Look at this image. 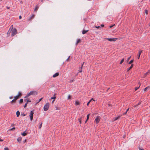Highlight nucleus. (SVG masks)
I'll list each match as a JSON object with an SVG mask.
<instances>
[{"label":"nucleus","mask_w":150,"mask_h":150,"mask_svg":"<svg viewBox=\"0 0 150 150\" xmlns=\"http://www.w3.org/2000/svg\"><path fill=\"white\" fill-rule=\"evenodd\" d=\"M11 36H14L17 33V30L16 28L11 30Z\"/></svg>","instance_id":"nucleus-1"},{"label":"nucleus","mask_w":150,"mask_h":150,"mask_svg":"<svg viewBox=\"0 0 150 150\" xmlns=\"http://www.w3.org/2000/svg\"><path fill=\"white\" fill-rule=\"evenodd\" d=\"M49 105L50 103H46L44 107V111H46L48 110L49 107Z\"/></svg>","instance_id":"nucleus-2"},{"label":"nucleus","mask_w":150,"mask_h":150,"mask_svg":"<svg viewBox=\"0 0 150 150\" xmlns=\"http://www.w3.org/2000/svg\"><path fill=\"white\" fill-rule=\"evenodd\" d=\"M100 117L99 116L96 117L95 120V122L96 124H98L99 122L100 119Z\"/></svg>","instance_id":"nucleus-3"},{"label":"nucleus","mask_w":150,"mask_h":150,"mask_svg":"<svg viewBox=\"0 0 150 150\" xmlns=\"http://www.w3.org/2000/svg\"><path fill=\"white\" fill-rule=\"evenodd\" d=\"M106 39L108 40L110 42H115L117 40V38H106Z\"/></svg>","instance_id":"nucleus-4"},{"label":"nucleus","mask_w":150,"mask_h":150,"mask_svg":"<svg viewBox=\"0 0 150 150\" xmlns=\"http://www.w3.org/2000/svg\"><path fill=\"white\" fill-rule=\"evenodd\" d=\"M142 52V50H140L139 51L137 55V57L138 58V59H139L140 55H141Z\"/></svg>","instance_id":"nucleus-5"},{"label":"nucleus","mask_w":150,"mask_h":150,"mask_svg":"<svg viewBox=\"0 0 150 150\" xmlns=\"http://www.w3.org/2000/svg\"><path fill=\"white\" fill-rule=\"evenodd\" d=\"M31 93V95H37V93L35 91H32L30 92Z\"/></svg>","instance_id":"nucleus-6"},{"label":"nucleus","mask_w":150,"mask_h":150,"mask_svg":"<svg viewBox=\"0 0 150 150\" xmlns=\"http://www.w3.org/2000/svg\"><path fill=\"white\" fill-rule=\"evenodd\" d=\"M149 74H150V70H148L147 72L144 74L143 76V78H145L147 75H149Z\"/></svg>","instance_id":"nucleus-7"},{"label":"nucleus","mask_w":150,"mask_h":150,"mask_svg":"<svg viewBox=\"0 0 150 150\" xmlns=\"http://www.w3.org/2000/svg\"><path fill=\"white\" fill-rule=\"evenodd\" d=\"M26 130H25V132H23V133H22L21 134L23 136H25L27 134V132H26Z\"/></svg>","instance_id":"nucleus-8"},{"label":"nucleus","mask_w":150,"mask_h":150,"mask_svg":"<svg viewBox=\"0 0 150 150\" xmlns=\"http://www.w3.org/2000/svg\"><path fill=\"white\" fill-rule=\"evenodd\" d=\"M134 65L133 64H132L130 67L129 68H127V71H129L130 69H131L133 67Z\"/></svg>","instance_id":"nucleus-9"},{"label":"nucleus","mask_w":150,"mask_h":150,"mask_svg":"<svg viewBox=\"0 0 150 150\" xmlns=\"http://www.w3.org/2000/svg\"><path fill=\"white\" fill-rule=\"evenodd\" d=\"M59 75V73L57 72L54 74L53 76V77L54 78H55L57 76Z\"/></svg>","instance_id":"nucleus-10"},{"label":"nucleus","mask_w":150,"mask_h":150,"mask_svg":"<svg viewBox=\"0 0 150 150\" xmlns=\"http://www.w3.org/2000/svg\"><path fill=\"white\" fill-rule=\"evenodd\" d=\"M81 41V40L80 39H79L77 40V41L76 42V43H75V45L77 46L78 44V43L80 42Z\"/></svg>","instance_id":"nucleus-11"},{"label":"nucleus","mask_w":150,"mask_h":150,"mask_svg":"<svg viewBox=\"0 0 150 150\" xmlns=\"http://www.w3.org/2000/svg\"><path fill=\"white\" fill-rule=\"evenodd\" d=\"M29 116L30 118V120L32 121L33 118V115L30 114L29 115Z\"/></svg>","instance_id":"nucleus-12"},{"label":"nucleus","mask_w":150,"mask_h":150,"mask_svg":"<svg viewBox=\"0 0 150 150\" xmlns=\"http://www.w3.org/2000/svg\"><path fill=\"white\" fill-rule=\"evenodd\" d=\"M19 98V95H17V96H15L14 97V99L16 100L17 99H18Z\"/></svg>","instance_id":"nucleus-13"},{"label":"nucleus","mask_w":150,"mask_h":150,"mask_svg":"<svg viewBox=\"0 0 150 150\" xmlns=\"http://www.w3.org/2000/svg\"><path fill=\"white\" fill-rule=\"evenodd\" d=\"M22 139V138L21 137H19L17 139V141L19 143L21 142Z\"/></svg>","instance_id":"nucleus-14"},{"label":"nucleus","mask_w":150,"mask_h":150,"mask_svg":"<svg viewBox=\"0 0 150 150\" xmlns=\"http://www.w3.org/2000/svg\"><path fill=\"white\" fill-rule=\"evenodd\" d=\"M79 101H77V100H76L75 102V105H78L79 104Z\"/></svg>","instance_id":"nucleus-15"},{"label":"nucleus","mask_w":150,"mask_h":150,"mask_svg":"<svg viewBox=\"0 0 150 150\" xmlns=\"http://www.w3.org/2000/svg\"><path fill=\"white\" fill-rule=\"evenodd\" d=\"M148 88H150V86H148L146 87V88H144V91L145 92H146V90Z\"/></svg>","instance_id":"nucleus-16"},{"label":"nucleus","mask_w":150,"mask_h":150,"mask_svg":"<svg viewBox=\"0 0 150 150\" xmlns=\"http://www.w3.org/2000/svg\"><path fill=\"white\" fill-rule=\"evenodd\" d=\"M76 79V78L73 79L69 81V83H71L73 82L74 81H75V80Z\"/></svg>","instance_id":"nucleus-17"},{"label":"nucleus","mask_w":150,"mask_h":150,"mask_svg":"<svg viewBox=\"0 0 150 150\" xmlns=\"http://www.w3.org/2000/svg\"><path fill=\"white\" fill-rule=\"evenodd\" d=\"M16 115L17 117H19L20 115V112L19 111H17L16 112Z\"/></svg>","instance_id":"nucleus-18"},{"label":"nucleus","mask_w":150,"mask_h":150,"mask_svg":"<svg viewBox=\"0 0 150 150\" xmlns=\"http://www.w3.org/2000/svg\"><path fill=\"white\" fill-rule=\"evenodd\" d=\"M84 63V62H83V64H82V65H81V67L80 68V69H79L80 70H79V72H82V71L81 69H82V67H83V64Z\"/></svg>","instance_id":"nucleus-19"},{"label":"nucleus","mask_w":150,"mask_h":150,"mask_svg":"<svg viewBox=\"0 0 150 150\" xmlns=\"http://www.w3.org/2000/svg\"><path fill=\"white\" fill-rule=\"evenodd\" d=\"M88 31V30H83L82 31V34H86L87 32Z\"/></svg>","instance_id":"nucleus-20"},{"label":"nucleus","mask_w":150,"mask_h":150,"mask_svg":"<svg viewBox=\"0 0 150 150\" xmlns=\"http://www.w3.org/2000/svg\"><path fill=\"white\" fill-rule=\"evenodd\" d=\"M39 6L37 5L35 7L34 11H35L37 10L39 8Z\"/></svg>","instance_id":"nucleus-21"},{"label":"nucleus","mask_w":150,"mask_h":150,"mask_svg":"<svg viewBox=\"0 0 150 150\" xmlns=\"http://www.w3.org/2000/svg\"><path fill=\"white\" fill-rule=\"evenodd\" d=\"M55 93H54V96L53 97H52L51 98V99H53L54 100V99L56 98V97L55 96Z\"/></svg>","instance_id":"nucleus-22"},{"label":"nucleus","mask_w":150,"mask_h":150,"mask_svg":"<svg viewBox=\"0 0 150 150\" xmlns=\"http://www.w3.org/2000/svg\"><path fill=\"white\" fill-rule=\"evenodd\" d=\"M23 99H21L19 101V103L21 104L23 102Z\"/></svg>","instance_id":"nucleus-23"},{"label":"nucleus","mask_w":150,"mask_h":150,"mask_svg":"<svg viewBox=\"0 0 150 150\" xmlns=\"http://www.w3.org/2000/svg\"><path fill=\"white\" fill-rule=\"evenodd\" d=\"M26 100H27V102H26V103H28L29 102H31V100H29L28 99H27H27H25V100H24V101H25Z\"/></svg>","instance_id":"nucleus-24"},{"label":"nucleus","mask_w":150,"mask_h":150,"mask_svg":"<svg viewBox=\"0 0 150 150\" xmlns=\"http://www.w3.org/2000/svg\"><path fill=\"white\" fill-rule=\"evenodd\" d=\"M16 101V100L14 99L11 101V103H15Z\"/></svg>","instance_id":"nucleus-25"},{"label":"nucleus","mask_w":150,"mask_h":150,"mask_svg":"<svg viewBox=\"0 0 150 150\" xmlns=\"http://www.w3.org/2000/svg\"><path fill=\"white\" fill-rule=\"evenodd\" d=\"M134 61V60H131L130 61H129V64H131L132 63V62Z\"/></svg>","instance_id":"nucleus-26"},{"label":"nucleus","mask_w":150,"mask_h":150,"mask_svg":"<svg viewBox=\"0 0 150 150\" xmlns=\"http://www.w3.org/2000/svg\"><path fill=\"white\" fill-rule=\"evenodd\" d=\"M124 58L122 59V60L120 62V64H122V62H124Z\"/></svg>","instance_id":"nucleus-27"},{"label":"nucleus","mask_w":150,"mask_h":150,"mask_svg":"<svg viewBox=\"0 0 150 150\" xmlns=\"http://www.w3.org/2000/svg\"><path fill=\"white\" fill-rule=\"evenodd\" d=\"M90 115V114H88L87 115V120H88L89 118V116Z\"/></svg>","instance_id":"nucleus-28"},{"label":"nucleus","mask_w":150,"mask_h":150,"mask_svg":"<svg viewBox=\"0 0 150 150\" xmlns=\"http://www.w3.org/2000/svg\"><path fill=\"white\" fill-rule=\"evenodd\" d=\"M15 129V127H13V128L9 129L8 130L9 131H11L13 129Z\"/></svg>","instance_id":"nucleus-29"},{"label":"nucleus","mask_w":150,"mask_h":150,"mask_svg":"<svg viewBox=\"0 0 150 150\" xmlns=\"http://www.w3.org/2000/svg\"><path fill=\"white\" fill-rule=\"evenodd\" d=\"M140 87V86H139L138 87H136L135 88V91H137Z\"/></svg>","instance_id":"nucleus-30"},{"label":"nucleus","mask_w":150,"mask_h":150,"mask_svg":"<svg viewBox=\"0 0 150 150\" xmlns=\"http://www.w3.org/2000/svg\"><path fill=\"white\" fill-rule=\"evenodd\" d=\"M21 115L24 116L25 115V114L24 113H22L21 114Z\"/></svg>","instance_id":"nucleus-31"},{"label":"nucleus","mask_w":150,"mask_h":150,"mask_svg":"<svg viewBox=\"0 0 150 150\" xmlns=\"http://www.w3.org/2000/svg\"><path fill=\"white\" fill-rule=\"evenodd\" d=\"M71 96L70 95H69L68 96L67 99H69L71 98Z\"/></svg>","instance_id":"nucleus-32"},{"label":"nucleus","mask_w":150,"mask_h":150,"mask_svg":"<svg viewBox=\"0 0 150 150\" xmlns=\"http://www.w3.org/2000/svg\"><path fill=\"white\" fill-rule=\"evenodd\" d=\"M33 114H34V112H33V111H31L30 112V114H32V115H33Z\"/></svg>","instance_id":"nucleus-33"},{"label":"nucleus","mask_w":150,"mask_h":150,"mask_svg":"<svg viewBox=\"0 0 150 150\" xmlns=\"http://www.w3.org/2000/svg\"><path fill=\"white\" fill-rule=\"evenodd\" d=\"M91 100H89L87 103V106H88L89 103H90L91 102Z\"/></svg>","instance_id":"nucleus-34"},{"label":"nucleus","mask_w":150,"mask_h":150,"mask_svg":"<svg viewBox=\"0 0 150 150\" xmlns=\"http://www.w3.org/2000/svg\"><path fill=\"white\" fill-rule=\"evenodd\" d=\"M42 123L40 124V125H39V128H40L41 127H42Z\"/></svg>","instance_id":"nucleus-35"},{"label":"nucleus","mask_w":150,"mask_h":150,"mask_svg":"<svg viewBox=\"0 0 150 150\" xmlns=\"http://www.w3.org/2000/svg\"><path fill=\"white\" fill-rule=\"evenodd\" d=\"M145 13L146 14H148V11L147 10H145Z\"/></svg>","instance_id":"nucleus-36"},{"label":"nucleus","mask_w":150,"mask_h":150,"mask_svg":"<svg viewBox=\"0 0 150 150\" xmlns=\"http://www.w3.org/2000/svg\"><path fill=\"white\" fill-rule=\"evenodd\" d=\"M27 104H28V103H26L25 104V105H24V108H25V107H26V106H27Z\"/></svg>","instance_id":"nucleus-37"},{"label":"nucleus","mask_w":150,"mask_h":150,"mask_svg":"<svg viewBox=\"0 0 150 150\" xmlns=\"http://www.w3.org/2000/svg\"><path fill=\"white\" fill-rule=\"evenodd\" d=\"M11 31H10V30H9L8 31V32H7V34L8 35V34H10V33H11Z\"/></svg>","instance_id":"nucleus-38"},{"label":"nucleus","mask_w":150,"mask_h":150,"mask_svg":"<svg viewBox=\"0 0 150 150\" xmlns=\"http://www.w3.org/2000/svg\"><path fill=\"white\" fill-rule=\"evenodd\" d=\"M79 122L80 123V124L81 123V118H79Z\"/></svg>","instance_id":"nucleus-39"},{"label":"nucleus","mask_w":150,"mask_h":150,"mask_svg":"<svg viewBox=\"0 0 150 150\" xmlns=\"http://www.w3.org/2000/svg\"><path fill=\"white\" fill-rule=\"evenodd\" d=\"M42 98H40V99H39L38 101L37 102V103H38L39 102L42 100Z\"/></svg>","instance_id":"nucleus-40"},{"label":"nucleus","mask_w":150,"mask_h":150,"mask_svg":"<svg viewBox=\"0 0 150 150\" xmlns=\"http://www.w3.org/2000/svg\"><path fill=\"white\" fill-rule=\"evenodd\" d=\"M34 17V15H33L30 17V19H32Z\"/></svg>","instance_id":"nucleus-41"},{"label":"nucleus","mask_w":150,"mask_h":150,"mask_svg":"<svg viewBox=\"0 0 150 150\" xmlns=\"http://www.w3.org/2000/svg\"><path fill=\"white\" fill-rule=\"evenodd\" d=\"M131 57V56H130L127 59V61H128L130 59V58Z\"/></svg>","instance_id":"nucleus-42"},{"label":"nucleus","mask_w":150,"mask_h":150,"mask_svg":"<svg viewBox=\"0 0 150 150\" xmlns=\"http://www.w3.org/2000/svg\"><path fill=\"white\" fill-rule=\"evenodd\" d=\"M31 93H30V92H29V93H28V94H27V95H28V96H30V95H31Z\"/></svg>","instance_id":"nucleus-43"},{"label":"nucleus","mask_w":150,"mask_h":150,"mask_svg":"<svg viewBox=\"0 0 150 150\" xmlns=\"http://www.w3.org/2000/svg\"><path fill=\"white\" fill-rule=\"evenodd\" d=\"M4 150H9L8 149V148H5L4 149Z\"/></svg>","instance_id":"nucleus-44"},{"label":"nucleus","mask_w":150,"mask_h":150,"mask_svg":"<svg viewBox=\"0 0 150 150\" xmlns=\"http://www.w3.org/2000/svg\"><path fill=\"white\" fill-rule=\"evenodd\" d=\"M13 25H12L10 27V29L11 28L12 29L11 30H12V29H13Z\"/></svg>","instance_id":"nucleus-45"},{"label":"nucleus","mask_w":150,"mask_h":150,"mask_svg":"<svg viewBox=\"0 0 150 150\" xmlns=\"http://www.w3.org/2000/svg\"><path fill=\"white\" fill-rule=\"evenodd\" d=\"M18 95H19V96H21V93L20 92H19Z\"/></svg>","instance_id":"nucleus-46"},{"label":"nucleus","mask_w":150,"mask_h":150,"mask_svg":"<svg viewBox=\"0 0 150 150\" xmlns=\"http://www.w3.org/2000/svg\"><path fill=\"white\" fill-rule=\"evenodd\" d=\"M104 25H103V24H101V25H100V26H101V27H104Z\"/></svg>","instance_id":"nucleus-47"},{"label":"nucleus","mask_w":150,"mask_h":150,"mask_svg":"<svg viewBox=\"0 0 150 150\" xmlns=\"http://www.w3.org/2000/svg\"><path fill=\"white\" fill-rule=\"evenodd\" d=\"M100 26H95V28H100Z\"/></svg>","instance_id":"nucleus-48"},{"label":"nucleus","mask_w":150,"mask_h":150,"mask_svg":"<svg viewBox=\"0 0 150 150\" xmlns=\"http://www.w3.org/2000/svg\"><path fill=\"white\" fill-rule=\"evenodd\" d=\"M90 100H91V102L92 100L95 101V100H94L93 98H91Z\"/></svg>","instance_id":"nucleus-49"},{"label":"nucleus","mask_w":150,"mask_h":150,"mask_svg":"<svg viewBox=\"0 0 150 150\" xmlns=\"http://www.w3.org/2000/svg\"><path fill=\"white\" fill-rule=\"evenodd\" d=\"M29 96H28L27 94L25 96V98H27Z\"/></svg>","instance_id":"nucleus-50"},{"label":"nucleus","mask_w":150,"mask_h":150,"mask_svg":"<svg viewBox=\"0 0 150 150\" xmlns=\"http://www.w3.org/2000/svg\"><path fill=\"white\" fill-rule=\"evenodd\" d=\"M29 96H28L27 94L25 96V98H27Z\"/></svg>","instance_id":"nucleus-51"},{"label":"nucleus","mask_w":150,"mask_h":150,"mask_svg":"<svg viewBox=\"0 0 150 150\" xmlns=\"http://www.w3.org/2000/svg\"><path fill=\"white\" fill-rule=\"evenodd\" d=\"M115 25H110V26L109 27L110 28H111L113 26H114Z\"/></svg>","instance_id":"nucleus-52"},{"label":"nucleus","mask_w":150,"mask_h":150,"mask_svg":"<svg viewBox=\"0 0 150 150\" xmlns=\"http://www.w3.org/2000/svg\"><path fill=\"white\" fill-rule=\"evenodd\" d=\"M119 118V117H116L115 118V120H117Z\"/></svg>","instance_id":"nucleus-53"},{"label":"nucleus","mask_w":150,"mask_h":150,"mask_svg":"<svg viewBox=\"0 0 150 150\" xmlns=\"http://www.w3.org/2000/svg\"><path fill=\"white\" fill-rule=\"evenodd\" d=\"M139 103H138L137 104V105H135L134 106V107H136V106H137L138 105H139Z\"/></svg>","instance_id":"nucleus-54"},{"label":"nucleus","mask_w":150,"mask_h":150,"mask_svg":"<svg viewBox=\"0 0 150 150\" xmlns=\"http://www.w3.org/2000/svg\"><path fill=\"white\" fill-rule=\"evenodd\" d=\"M139 150H144L143 149H141L140 148H139Z\"/></svg>","instance_id":"nucleus-55"},{"label":"nucleus","mask_w":150,"mask_h":150,"mask_svg":"<svg viewBox=\"0 0 150 150\" xmlns=\"http://www.w3.org/2000/svg\"><path fill=\"white\" fill-rule=\"evenodd\" d=\"M6 8H7V9H9V8H10V7H9V6H7L6 7Z\"/></svg>","instance_id":"nucleus-56"},{"label":"nucleus","mask_w":150,"mask_h":150,"mask_svg":"<svg viewBox=\"0 0 150 150\" xmlns=\"http://www.w3.org/2000/svg\"><path fill=\"white\" fill-rule=\"evenodd\" d=\"M9 98H10V99H12V98H13V96H10V97H9Z\"/></svg>","instance_id":"nucleus-57"},{"label":"nucleus","mask_w":150,"mask_h":150,"mask_svg":"<svg viewBox=\"0 0 150 150\" xmlns=\"http://www.w3.org/2000/svg\"><path fill=\"white\" fill-rule=\"evenodd\" d=\"M69 57H70V56H69L68 58L67 59V60H66V61H68V60H69Z\"/></svg>","instance_id":"nucleus-58"},{"label":"nucleus","mask_w":150,"mask_h":150,"mask_svg":"<svg viewBox=\"0 0 150 150\" xmlns=\"http://www.w3.org/2000/svg\"><path fill=\"white\" fill-rule=\"evenodd\" d=\"M22 18V17L20 15L19 16V18L20 19H21V18Z\"/></svg>","instance_id":"nucleus-59"},{"label":"nucleus","mask_w":150,"mask_h":150,"mask_svg":"<svg viewBox=\"0 0 150 150\" xmlns=\"http://www.w3.org/2000/svg\"><path fill=\"white\" fill-rule=\"evenodd\" d=\"M129 108H128V109L127 110H126V112H128V111L129 110Z\"/></svg>","instance_id":"nucleus-60"},{"label":"nucleus","mask_w":150,"mask_h":150,"mask_svg":"<svg viewBox=\"0 0 150 150\" xmlns=\"http://www.w3.org/2000/svg\"><path fill=\"white\" fill-rule=\"evenodd\" d=\"M138 84L139 85V86H140V85H141V83H140V82H139V83H138Z\"/></svg>","instance_id":"nucleus-61"},{"label":"nucleus","mask_w":150,"mask_h":150,"mask_svg":"<svg viewBox=\"0 0 150 150\" xmlns=\"http://www.w3.org/2000/svg\"><path fill=\"white\" fill-rule=\"evenodd\" d=\"M127 113V112H125L124 113H123V115H125V114H126Z\"/></svg>","instance_id":"nucleus-62"},{"label":"nucleus","mask_w":150,"mask_h":150,"mask_svg":"<svg viewBox=\"0 0 150 150\" xmlns=\"http://www.w3.org/2000/svg\"><path fill=\"white\" fill-rule=\"evenodd\" d=\"M26 139H25V140H24V142H23V143H25V142H26Z\"/></svg>","instance_id":"nucleus-63"},{"label":"nucleus","mask_w":150,"mask_h":150,"mask_svg":"<svg viewBox=\"0 0 150 150\" xmlns=\"http://www.w3.org/2000/svg\"><path fill=\"white\" fill-rule=\"evenodd\" d=\"M88 120H87V119H86V120L85 121V123H86Z\"/></svg>","instance_id":"nucleus-64"}]
</instances>
